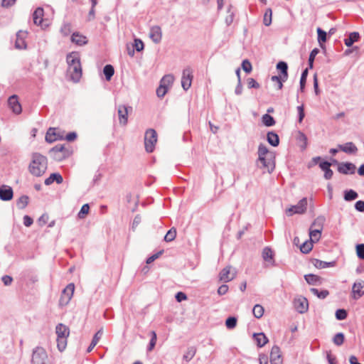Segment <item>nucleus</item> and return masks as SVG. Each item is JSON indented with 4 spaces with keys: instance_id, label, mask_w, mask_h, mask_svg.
Masks as SVG:
<instances>
[{
    "instance_id": "obj_37",
    "label": "nucleus",
    "mask_w": 364,
    "mask_h": 364,
    "mask_svg": "<svg viewBox=\"0 0 364 364\" xmlns=\"http://www.w3.org/2000/svg\"><path fill=\"white\" fill-rule=\"evenodd\" d=\"M103 73L107 81L110 80L114 73V70L112 65H106L103 68Z\"/></svg>"
},
{
    "instance_id": "obj_7",
    "label": "nucleus",
    "mask_w": 364,
    "mask_h": 364,
    "mask_svg": "<svg viewBox=\"0 0 364 364\" xmlns=\"http://www.w3.org/2000/svg\"><path fill=\"white\" fill-rule=\"evenodd\" d=\"M236 277V270L230 266L223 268L219 274L220 281L228 282Z\"/></svg>"
},
{
    "instance_id": "obj_28",
    "label": "nucleus",
    "mask_w": 364,
    "mask_h": 364,
    "mask_svg": "<svg viewBox=\"0 0 364 364\" xmlns=\"http://www.w3.org/2000/svg\"><path fill=\"white\" fill-rule=\"evenodd\" d=\"M268 143L272 146H277L279 144V138L277 134L274 132H269L267 135Z\"/></svg>"
},
{
    "instance_id": "obj_56",
    "label": "nucleus",
    "mask_w": 364,
    "mask_h": 364,
    "mask_svg": "<svg viewBox=\"0 0 364 364\" xmlns=\"http://www.w3.org/2000/svg\"><path fill=\"white\" fill-rule=\"evenodd\" d=\"M356 254L358 258L364 259V244H358L356 245Z\"/></svg>"
},
{
    "instance_id": "obj_57",
    "label": "nucleus",
    "mask_w": 364,
    "mask_h": 364,
    "mask_svg": "<svg viewBox=\"0 0 364 364\" xmlns=\"http://www.w3.org/2000/svg\"><path fill=\"white\" fill-rule=\"evenodd\" d=\"M168 88L166 87H164V85H159V87L156 89V95L159 97L162 98L164 97V95L168 92Z\"/></svg>"
},
{
    "instance_id": "obj_20",
    "label": "nucleus",
    "mask_w": 364,
    "mask_h": 364,
    "mask_svg": "<svg viewBox=\"0 0 364 364\" xmlns=\"http://www.w3.org/2000/svg\"><path fill=\"white\" fill-rule=\"evenodd\" d=\"M262 256L265 262L269 263L272 265L275 264V260L274 259V252L270 247H264L262 250Z\"/></svg>"
},
{
    "instance_id": "obj_47",
    "label": "nucleus",
    "mask_w": 364,
    "mask_h": 364,
    "mask_svg": "<svg viewBox=\"0 0 364 364\" xmlns=\"http://www.w3.org/2000/svg\"><path fill=\"white\" fill-rule=\"evenodd\" d=\"M257 153L258 156H259L262 159H263V156H270L267 147L262 144L259 145Z\"/></svg>"
},
{
    "instance_id": "obj_41",
    "label": "nucleus",
    "mask_w": 364,
    "mask_h": 364,
    "mask_svg": "<svg viewBox=\"0 0 364 364\" xmlns=\"http://www.w3.org/2000/svg\"><path fill=\"white\" fill-rule=\"evenodd\" d=\"M28 200L29 198L27 196H21L16 202V205L18 208L21 210L24 209L27 206Z\"/></svg>"
},
{
    "instance_id": "obj_32",
    "label": "nucleus",
    "mask_w": 364,
    "mask_h": 364,
    "mask_svg": "<svg viewBox=\"0 0 364 364\" xmlns=\"http://www.w3.org/2000/svg\"><path fill=\"white\" fill-rule=\"evenodd\" d=\"M360 35L358 32L350 33L348 37L344 40L345 45L350 47L355 42L358 41Z\"/></svg>"
},
{
    "instance_id": "obj_1",
    "label": "nucleus",
    "mask_w": 364,
    "mask_h": 364,
    "mask_svg": "<svg viewBox=\"0 0 364 364\" xmlns=\"http://www.w3.org/2000/svg\"><path fill=\"white\" fill-rule=\"evenodd\" d=\"M68 72L72 80L75 82L80 81L82 77V67L80 54L77 52H71L67 55Z\"/></svg>"
},
{
    "instance_id": "obj_18",
    "label": "nucleus",
    "mask_w": 364,
    "mask_h": 364,
    "mask_svg": "<svg viewBox=\"0 0 364 364\" xmlns=\"http://www.w3.org/2000/svg\"><path fill=\"white\" fill-rule=\"evenodd\" d=\"M14 196L13 189L8 186H0V199L4 201L10 200Z\"/></svg>"
},
{
    "instance_id": "obj_6",
    "label": "nucleus",
    "mask_w": 364,
    "mask_h": 364,
    "mask_svg": "<svg viewBox=\"0 0 364 364\" xmlns=\"http://www.w3.org/2000/svg\"><path fill=\"white\" fill-rule=\"evenodd\" d=\"M307 198H303L295 205H291L286 210V214L288 216H292L294 214H303L306 210L307 208Z\"/></svg>"
},
{
    "instance_id": "obj_43",
    "label": "nucleus",
    "mask_w": 364,
    "mask_h": 364,
    "mask_svg": "<svg viewBox=\"0 0 364 364\" xmlns=\"http://www.w3.org/2000/svg\"><path fill=\"white\" fill-rule=\"evenodd\" d=\"M313 248V242L310 241H306L304 242L301 247L300 250L302 253L308 254Z\"/></svg>"
},
{
    "instance_id": "obj_4",
    "label": "nucleus",
    "mask_w": 364,
    "mask_h": 364,
    "mask_svg": "<svg viewBox=\"0 0 364 364\" xmlns=\"http://www.w3.org/2000/svg\"><path fill=\"white\" fill-rule=\"evenodd\" d=\"M156 141V132L153 129H149L146 130L144 136V145L145 149L147 152L151 153L154 150Z\"/></svg>"
},
{
    "instance_id": "obj_10",
    "label": "nucleus",
    "mask_w": 364,
    "mask_h": 364,
    "mask_svg": "<svg viewBox=\"0 0 364 364\" xmlns=\"http://www.w3.org/2000/svg\"><path fill=\"white\" fill-rule=\"evenodd\" d=\"M75 290V285L70 283L63 290L60 301L61 304H67L71 299Z\"/></svg>"
},
{
    "instance_id": "obj_42",
    "label": "nucleus",
    "mask_w": 364,
    "mask_h": 364,
    "mask_svg": "<svg viewBox=\"0 0 364 364\" xmlns=\"http://www.w3.org/2000/svg\"><path fill=\"white\" fill-rule=\"evenodd\" d=\"M264 310L262 306L259 304H256L253 307L252 313L255 317H256L257 318H260L264 314Z\"/></svg>"
},
{
    "instance_id": "obj_11",
    "label": "nucleus",
    "mask_w": 364,
    "mask_h": 364,
    "mask_svg": "<svg viewBox=\"0 0 364 364\" xmlns=\"http://www.w3.org/2000/svg\"><path fill=\"white\" fill-rule=\"evenodd\" d=\"M294 306L299 313L304 314L307 311L309 308L308 300L304 296H299L294 299Z\"/></svg>"
},
{
    "instance_id": "obj_59",
    "label": "nucleus",
    "mask_w": 364,
    "mask_h": 364,
    "mask_svg": "<svg viewBox=\"0 0 364 364\" xmlns=\"http://www.w3.org/2000/svg\"><path fill=\"white\" fill-rule=\"evenodd\" d=\"M247 86L249 88H259V84L253 78H248L247 80Z\"/></svg>"
},
{
    "instance_id": "obj_39",
    "label": "nucleus",
    "mask_w": 364,
    "mask_h": 364,
    "mask_svg": "<svg viewBox=\"0 0 364 364\" xmlns=\"http://www.w3.org/2000/svg\"><path fill=\"white\" fill-rule=\"evenodd\" d=\"M304 278L306 282L311 285L317 284L321 280V278L318 276L312 274L305 275Z\"/></svg>"
},
{
    "instance_id": "obj_51",
    "label": "nucleus",
    "mask_w": 364,
    "mask_h": 364,
    "mask_svg": "<svg viewBox=\"0 0 364 364\" xmlns=\"http://www.w3.org/2000/svg\"><path fill=\"white\" fill-rule=\"evenodd\" d=\"M237 318L234 316L228 317L225 321V326L228 329L234 328L237 325Z\"/></svg>"
},
{
    "instance_id": "obj_23",
    "label": "nucleus",
    "mask_w": 364,
    "mask_h": 364,
    "mask_svg": "<svg viewBox=\"0 0 364 364\" xmlns=\"http://www.w3.org/2000/svg\"><path fill=\"white\" fill-rule=\"evenodd\" d=\"M331 163L328 161H323L319 164V167L324 171V178L329 180L333 176V171L330 168Z\"/></svg>"
},
{
    "instance_id": "obj_30",
    "label": "nucleus",
    "mask_w": 364,
    "mask_h": 364,
    "mask_svg": "<svg viewBox=\"0 0 364 364\" xmlns=\"http://www.w3.org/2000/svg\"><path fill=\"white\" fill-rule=\"evenodd\" d=\"M253 337L259 347H263L268 342V338L263 333H254Z\"/></svg>"
},
{
    "instance_id": "obj_5",
    "label": "nucleus",
    "mask_w": 364,
    "mask_h": 364,
    "mask_svg": "<svg viewBox=\"0 0 364 364\" xmlns=\"http://www.w3.org/2000/svg\"><path fill=\"white\" fill-rule=\"evenodd\" d=\"M32 364H47L48 355L46 350L42 347H36L33 350Z\"/></svg>"
},
{
    "instance_id": "obj_63",
    "label": "nucleus",
    "mask_w": 364,
    "mask_h": 364,
    "mask_svg": "<svg viewBox=\"0 0 364 364\" xmlns=\"http://www.w3.org/2000/svg\"><path fill=\"white\" fill-rule=\"evenodd\" d=\"M60 31L64 36H68L70 33V24L65 23L62 26Z\"/></svg>"
},
{
    "instance_id": "obj_64",
    "label": "nucleus",
    "mask_w": 364,
    "mask_h": 364,
    "mask_svg": "<svg viewBox=\"0 0 364 364\" xmlns=\"http://www.w3.org/2000/svg\"><path fill=\"white\" fill-rule=\"evenodd\" d=\"M355 208L356 210H358L359 212H364V201L358 200L355 203Z\"/></svg>"
},
{
    "instance_id": "obj_48",
    "label": "nucleus",
    "mask_w": 364,
    "mask_h": 364,
    "mask_svg": "<svg viewBox=\"0 0 364 364\" xmlns=\"http://www.w3.org/2000/svg\"><path fill=\"white\" fill-rule=\"evenodd\" d=\"M176 237V230L174 228H171L164 237L166 242H171Z\"/></svg>"
},
{
    "instance_id": "obj_53",
    "label": "nucleus",
    "mask_w": 364,
    "mask_h": 364,
    "mask_svg": "<svg viewBox=\"0 0 364 364\" xmlns=\"http://www.w3.org/2000/svg\"><path fill=\"white\" fill-rule=\"evenodd\" d=\"M348 316L347 311L345 309H340L336 311V318L337 320L341 321L346 318Z\"/></svg>"
},
{
    "instance_id": "obj_3",
    "label": "nucleus",
    "mask_w": 364,
    "mask_h": 364,
    "mask_svg": "<svg viewBox=\"0 0 364 364\" xmlns=\"http://www.w3.org/2000/svg\"><path fill=\"white\" fill-rule=\"evenodd\" d=\"M57 334V347L62 352L67 346V338L70 334L69 328L63 323H59L55 327Z\"/></svg>"
},
{
    "instance_id": "obj_2",
    "label": "nucleus",
    "mask_w": 364,
    "mask_h": 364,
    "mask_svg": "<svg viewBox=\"0 0 364 364\" xmlns=\"http://www.w3.org/2000/svg\"><path fill=\"white\" fill-rule=\"evenodd\" d=\"M47 168V158L39 153H33L28 167L30 173L34 176L39 177L46 173Z\"/></svg>"
},
{
    "instance_id": "obj_36",
    "label": "nucleus",
    "mask_w": 364,
    "mask_h": 364,
    "mask_svg": "<svg viewBox=\"0 0 364 364\" xmlns=\"http://www.w3.org/2000/svg\"><path fill=\"white\" fill-rule=\"evenodd\" d=\"M196 349L194 347H189L183 356V360L186 362H189L195 356Z\"/></svg>"
},
{
    "instance_id": "obj_9",
    "label": "nucleus",
    "mask_w": 364,
    "mask_h": 364,
    "mask_svg": "<svg viewBox=\"0 0 364 364\" xmlns=\"http://www.w3.org/2000/svg\"><path fill=\"white\" fill-rule=\"evenodd\" d=\"M53 154V159L56 161H62L68 156V151L63 145H56L50 149Z\"/></svg>"
},
{
    "instance_id": "obj_45",
    "label": "nucleus",
    "mask_w": 364,
    "mask_h": 364,
    "mask_svg": "<svg viewBox=\"0 0 364 364\" xmlns=\"http://www.w3.org/2000/svg\"><path fill=\"white\" fill-rule=\"evenodd\" d=\"M308 76V68H306L304 70H303L301 78H300V91L304 92L306 82V78Z\"/></svg>"
},
{
    "instance_id": "obj_38",
    "label": "nucleus",
    "mask_w": 364,
    "mask_h": 364,
    "mask_svg": "<svg viewBox=\"0 0 364 364\" xmlns=\"http://www.w3.org/2000/svg\"><path fill=\"white\" fill-rule=\"evenodd\" d=\"M262 123L266 126V127H272V126H274L276 123L273 117H272L271 115H269V114H265L262 116Z\"/></svg>"
},
{
    "instance_id": "obj_27",
    "label": "nucleus",
    "mask_w": 364,
    "mask_h": 364,
    "mask_svg": "<svg viewBox=\"0 0 364 364\" xmlns=\"http://www.w3.org/2000/svg\"><path fill=\"white\" fill-rule=\"evenodd\" d=\"M103 334V329L100 328L93 336L92 340L91 341V343L88 346L87 349V352L90 353L92 350V349L95 348V346L97 344L100 339L101 338Z\"/></svg>"
},
{
    "instance_id": "obj_62",
    "label": "nucleus",
    "mask_w": 364,
    "mask_h": 364,
    "mask_svg": "<svg viewBox=\"0 0 364 364\" xmlns=\"http://www.w3.org/2000/svg\"><path fill=\"white\" fill-rule=\"evenodd\" d=\"M134 48L137 51H141L144 49V43L140 39H135L134 40Z\"/></svg>"
},
{
    "instance_id": "obj_12",
    "label": "nucleus",
    "mask_w": 364,
    "mask_h": 364,
    "mask_svg": "<svg viewBox=\"0 0 364 364\" xmlns=\"http://www.w3.org/2000/svg\"><path fill=\"white\" fill-rule=\"evenodd\" d=\"M63 138V134L58 128H49L46 135V141L48 143H53Z\"/></svg>"
},
{
    "instance_id": "obj_29",
    "label": "nucleus",
    "mask_w": 364,
    "mask_h": 364,
    "mask_svg": "<svg viewBox=\"0 0 364 364\" xmlns=\"http://www.w3.org/2000/svg\"><path fill=\"white\" fill-rule=\"evenodd\" d=\"M71 41L73 43L77 46H83L87 43L86 37L80 35L78 33H74L71 36Z\"/></svg>"
},
{
    "instance_id": "obj_46",
    "label": "nucleus",
    "mask_w": 364,
    "mask_h": 364,
    "mask_svg": "<svg viewBox=\"0 0 364 364\" xmlns=\"http://www.w3.org/2000/svg\"><path fill=\"white\" fill-rule=\"evenodd\" d=\"M344 339V334L343 333H338L333 338V342L335 345L340 346L343 343Z\"/></svg>"
},
{
    "instance_id": "obj_24",
    "label": "nucleus",
    "mask_w": 364,
    "mask_h": 364,
    "mask_svg": "<svg viewBox=\"0 0 364 364\" xmlns=\"http://www.w3.org/2000/svg\"><path fill=\"white\" fill-rule=\"evenodd\" d=\"M43 14L44 11L41 7H38L34 11L33 14V21L34 24L37 26L41 25L43 22Z\"/></svg>"
},
{
    "instance_id": "obj_54",
    "label": "nucleus",
    "mask_w": 364,
    "mask_h": 364,
    "mask_svg": "<svg viewBox=\"0 0 364 364\" xmlns=\"http://www.w3.org/2000/svg\"><path fill=\"white\" fill-rule=\"evenodd\" d=\"M90 210V206L88 204H84L80 212L78 213V218L80 219H82L85 218V216L89 213Z\"/></svg>"
},
{
    "instance_id": "obj_16",
    "label": "nucleus",
    "mask_w": 364,
    "mask_h": 364,
    "mask_svg": "<svg viewBox=\"0 0 364 364\" xmlns=\"http://www.w3.org/2000/svg\"><path fill=\"white\" fill-rule=\"evenodd\" d=\"M8 105L14 113L18 114L21 112L22 108L18 102L17 95H14L9 97L8 100Z\"/></svg>"
},
{
    "instance_id": "obj_34",
    "label": "nucleus",
    "mask_w": 364,
    "mask_h": 364,
    "mask_svg": "<svg viewBox=\"0 0 364 364\" xmlns=\"http://www.w3.org/2000/svg\"><path fill=\"white\" fill-rule=\"evenodd\" d=\"M318 226L321 227V224L320 223ZM322 228L316 230H310L309 236L310 240L313 242L318 241L321 234Z\"/></svg>"
},
{
    "instance_id": "obj_50",
    "label": "nucleus",
    "mask_w": 364,
    "mask_h": 364,
    "mask_svg": "<svg viewBox=\"0 0 364 364\" xmlns=\"http://www.w3.org/2000/svg\"><path fill=\"white\" fill-rule=\"evenodd\" d=\"M272 11L271 9H267L264 15L263 22L266 26H268L272 23Z\"/></svg>"
},
{
    "instance_id": "obj_15",
    "label": "nucleus",
    "mask_w": 364,
    "mask_h": 364,
    "mask_svg": "<svg viewBox=\"0 0 364 364\" xmlns=\"http://www.w3.org/2000/svg\"><path fill=\"white\" fill-rule=\"evenodd\" d=\"M355 168V166L350 162L340 163L338 166V172L343 174H353Z\"/></svg>"
},
{
    "instance_id": "obj_31",
    "label": "nucleus",
    "mask_w": 364,
    "mask_h": 364,
    "mask_svg": "<svg viewBox=\"0 0 364 364\" xmlns=\"http://www.w3.org/2000/svg\"><path fill=\"white\" fill-rule=\"evenodd\" d=\"M277 69L281 72V75L283 76V79L287 80L288 78V65L284 61H279L277 64Z\"/></svg>"
},
{
    "instance_id": "obj_44",
    "label": "nucleus",
    "mask_w": 364,
    "mask_h": 364,
    "mask_svg": "<svg viewBox=\"0 0 364 364\" xmlns=\"http://www.w3.org/2000/svg\"><path fill=\"white\" fill-rule=\"evenodd\" d=\"M310 291L319 299H325L329 294V292L327 290L319 291L316 288H311Z\"/></svg>"
},
{
    "instance_id": "obj_19",
    "label": "nucleus",
    "mask_w": 364,
    "mask_h": 364,
    "mask_svg": "<svg viewBox=\"0 0 364 364\" xmlns=\"http://www.w3.org/2000/svg\"><path fill=\"white\" fill-rule=\"evenodd\" d=\"M258 162H260L262 164V167L267 168L269 173L273 171L275 166L272 157H269V156H263L262 159L258 156Z\"/></svg>"
},
{
    "instance_id": "obj_40",
    "label": "nucleus",
    "mask_w": 364,
    "mask_h": 364,
    "mask_svg": "<svg viewBox=\"0 0 364 364\" xmlns=\"http://www.w3.org/2000/svg\"><path fill=\"white\" fill-rule=\"evenodd\" d=\"M270 360H282L280 354V348L277 346H274L270 353Z\"/></svg>"
},
{
    "instance_id": "obj_33",
    "label": "nucleus",
    "mask_w": 364,
    "mask_h": 364,
    "mask_svg": "<svg viewBox=\"0 0 364 364\" xmlns=\"http://www.w3.org/2000/svg\"><path fill=\"white\" fill-rule=\"evenodd\" d=\"M174 81V77L171 74L165 75L160 81V85L168 89L172 85Z\"/></svg>"
},
{
    "instance_id": "obj_26",
    "label": "nucleus",
    "mask_w": 364,
    "mask_h": 364,
    "mask_svg": "<svg viewBox=\"0 0 364 364\" xmlns=\"http://www.w3.org/2000/svg\"><path fill=\"white\" fill-rule=\"evenodd\" d=\"M54 181H55L58 184L62 183L63 181V176L58 173H51L50 176L45 180L44 183L46 186H49Z\"/></svg>"
},
{
    "instance_id": "obj_22",
    "label": "nucleus",
    "mask_w": 364,
    "mask_h": 364,
    "mask_svg": "<svg viewBox=\"0 0 364 364\" xmlns=\"http://www.w3.org/2000/svg\"><path fill=\"white\" fill-rule=\"evenodd\" d=\"M338 148L346 154H355L358 151L356 146L353 142H347L345 144H339Z\"/></svg>"
},
{
    "instance_id": "obj_55",
    "label": "nucleus",
    "mask_w": 364,
    "mask_h": 364,
    "mask_svg": "<svg viewBox=\"0 0 364 364\" xmlns=\"http://www.w3.org/2000/svg\"><path fill=\"white\" fill-rule=\"evenodd\" d=\"M318 41L319 43L326 41V32L323 31L321 28H317Z\"/></svg>"
},
{
    "instance_id": "obj_52",
    "label": "nucleus",
    "mask_w": 364,
    "mask_h": 364,
    "mask_svg": "<svg viewBox=\"0 0 364 364\" xmlns=\"http://www.w3.org/2000/svg\"><path fill=\"white\" fill-rule=\"evenodd\" d=\"M319 53V50L318 48H314L311 53H310V55H309V68H313V65H314V59H315V57L316 56V55Z\"/></svg>"
},
{
    "instance_id": "obj_21",
    "label": "nucleus",
    "mask_w": 364,
    "mask_h": 364,
    "mask_svg": "<svg viewBox=\"0 0 364 364\" xmlns=\"http://www.w3.org/2000/svg\"><path fill=\"white\" fill-rule=\"evenodd\" d=\"M118 116L119 123L125 125L127 123L128 110L127 107L124 105H119L118 107Z\"/></svg>"
},
{
    "instance_id": "obj_14",
    "label": "nucleus",
    "mask_w": 364,
    "mask_h": 364,
    "mask_svg": "<svg viewBox=\"0 0 364 364\" xmlns=\"http://www.w3.org/2000/svg\"><path fill=\"white\" fill-rule=\"evenodd\" d=\"M27 37V32L19 31L16 33L15 41V48L18 50L26 49L27 45L26 43V38Z\"/></svg>"
},
{
    "instance_id": "obj_61",
    "label": "nucleus",
    "mask_w": 364,
    "mask_h": 364,
    "mask_svg": "<svg viewBox=\"0 0 364 364\" xmlns=\"http://www.w3.org/2000/svg\"><path fill=\"white\" fill-rule=\"evenodd\" d=\"M163 251H159L157 253L150 256L149 257H148L146 259V264H151V262H153L154 260H156V259H158L160 255L162 254Z\"/></svg>"
},
{
    "instance_id": "obj_58",
    "label": "nucleus",
    "mask_w": 364,
    "mask_h": 364,
    "mask_svg": "<svg viewBox=\"0 0 364 364\" xmlns=\"http://www.w3.org/2000/svg\"><path fill=\"white\" fill-rule=\"evenodd\" d=\"M242 68L245 72L250 73L252 71V67L248 60H244L242 63Z\"/></svg>"
},
{
    "instance_id": "obj_35",
    "label": "nucleus",
    "mask_w": 364,
    "mask_h": 364,
    "mask_svg": "<svg viewBox=\"0 0 364 364\" xmlns=\"http://www.w3.org/2000/svg\"><path fill=\"white\" fill-rule=\"evenodd\" d=\"M358 197V194L357 193V192L352 189L346 190L344 191L343 198H344V200L346 201L354 200L357 199Z\"/></svg>"
},
{
    "instance_id": "obj_60",
    "label": "nucleus",
    "mask_w": 364,
    "mask_h": 364,
    "mask_svg": "<svg viewBox=\"0 0 364 364\" xmlns=\"http://www.w3.org/2000/svg\"><path fill=\"white\" fill-rule=\"evenodd\" d=\"M296 109H297L298 114H299V122L301 123L305 116L304 105H302L298 106Z\"/></svg>"
},
{
    "instance_id": "obj_13",
    "label": "nucleus",
    "mask_w": 364,
    "mask_h": 364,
    "mask_svg": "<svg viewBox=\"0 0 364 364\" xmlns=\"http://www.w3.org/2000/svg\"><path fill=\"white\" fill-rule=\"evenodd\" d=\"M352 294L353 298L355 300L364 295V281L359 280L353 284Z\"/></svg>"
},
{
    "instance_id": "obj_25",
    "label": "nucleus",
    "mask_w": 364,
    "mask_h": 364,
    "mask_svg": "<svg viewBox=\"0 0 364 364\" xmlns=\"http://www.w3.org/2000/svg\"><path fill=\"white\" fill-rule=\"evenodd\" d=\"M313 264L318 269H325L336 266V261L324 262L318 259H314L312 262Z\"/></svg>"
},
{
    "instance_id": "obj_17",
    "label": "nucleus",
    "mask_w": 364,
    "mask_h": 364,
    "mask_svg": "<svg viewBox=\"0 0 364 364\" xmlns=\"http://www.w3.org/2000/svg\"><path fill=\"white\" fill-rule=\"evenodd\" d=\"M149 37L155 43H159L162 38V31L161 27L159 26H152L150 28Z\"/></svg>"
},
{
    "instance_id": "obj_49",
    "label": "nucleus",
    "mask_w": 364,
    "mask_h": 364,
    "mask_svg": "<svg viewBox=\"0 0 364 364\" xmlns=\"http://www.w3.org/2000/svg\"><path fill=\"white\" fill-rule=\"evenodd\" d=\"M297 140L299 143H301L300 146H301V149H306V145H307V137L304 133L299 132L298 136H297Z\"/></svg>"
},
{
    "instance_id": "obj_8",
    "label": "nucleus",
    "mask_w": 364,
    "mask_h": 364,
    "mask_svg": "<svg viewBox=\"0 0 364 364\" xmlns=\"http://www.w3.org/2000/svg\"><path fill=\"white\" fill-rule=\"evenodd\" d=\"M193 80L192 70L188 67L183 70L181 85L184 90H188L191 86Z\"/></svg>"
}]
</instances>
